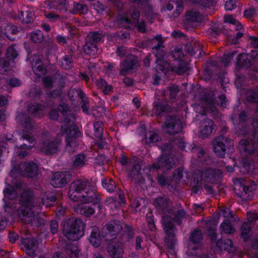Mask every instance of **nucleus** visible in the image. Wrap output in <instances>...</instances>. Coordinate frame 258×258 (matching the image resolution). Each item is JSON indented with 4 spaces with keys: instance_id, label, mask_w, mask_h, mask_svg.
I'll list each match as a JSON object with an SVG mask.
<instances>
[{
    "instance_id": "f3484780",
    "label": "nucleus",
    "mask_w": 258,
    "mask_h": 258,
    "mask_svg": "<svg viewBox=\"0 0 258 258\" xmlns=\"http://www.w3.org/2000/svg\"><path fill=\"white\" fill-rule=\"evenodd\" d=\"M19 172L23 176L33 177L36 175L38 167L33 162L22 163L19 165Z\"/></svg>"
},
{
    "instance_id": "bb28decb",
    "label": "nucleus",
    "mask_w": 258,
    "mask_h": 258,
    "mask_svg": "<svg viewBox=\"0 0 258 258\" xmlns=\"http://www.w3.org/2000/svg\"><path fill=\"white\" fill-rule=\"evenodd\" d=\"M246 181L243 178H237L233 180L234 189L235 191L238 190L240 192L239 196H244L247 189Z\"/></svg>"
},
{
    "instance_id": "7ed1b4c3",
    "label": "nucleus",
    "mask_w": 258,
    "mask_h": 258,
    "mask_svg": "<svg viewBox=\"0 0 258 258\" xmlns=\"http://www.w3.org/2000/svg\"><path fill=\"white\" fill-rule=\"evenodd\" d=\"M184 216L185 213L183 210H174L168 211L167 213H165V215L163 216L162 223L164 230L167 235L166 242L167 246L171 249L173 248L176 243L174 237L176 228L173 223L176 222L178 224H180Z\"/></svg>"
},
{
    "instance_id": "20e7f679",
    "label": "nucleus",
    "mask_w": 258,
    "mask_h": 258,
    "mask_svg": "<svg viewBox=\"0 0 258 258\" xmlns=\"http://www.w3.org/2000/svg\"><path fill=\"white\" fill-rule=\"evenodd\" d=\"M75 119L74 114H69L64 119V125L61 128L62 133L67 135V149L69 152L74 151L77 147L76 137L80 134L75 125Z\"/></svg>"
},
{
    "instance_id": "6e6d98bb",
    "label": "nucleus",
    "mask_w": 258,
    "mask_h": 258,
    "mask_svg": "<svg viewBox=\"0 0 258 258\" xmlns=\"http://www.w3.org/2000/svg\"><path fill=\"white\" fill-rule=\"evenodd\" d=\"M7 55L9 59H14L17 56V52L13 46L10 47L8 49Z\"/></svg>"
},
{
    "instance_id": "ea45409f",
    "label": "nucleus",
    "mask_w": 258,
    "mask_h": 258,
    "mask_svg": "<svg viewBox=\"0 0 258 258\" xmlns=\"http://www.w3.org/2000/svg\"><path fill=\"white\" fill-rule=\"evenodd\" d=\"M74 10H73V13H80L85 14L88 12L87 7L81 4L74 2L73 3Z\"/></svg>"
},
{
    "instance_id": "4c0bfd02",
    "label": "nucleus",
    "mask_w": 258,
    "mask_h": 258,
    "mask_svg": "<svg viewBox=\"0 0 258 258\" xmlns=\"http://www.w3.org/2000/svg\"><path fill=\"white\" fill-rule=\"evenodd\" d=\"M159 138L158 135L153 131L147 132L145 136V142L146 144H150L158 142Z\"/></svg>"
},
{
    "instance_id": "052dcab7",
    "label": "nucleus",
    "mask_w": 258,
    "mask_h": 258,
    "mask_svg": "<svg viewBox=\"0 0 258 258\" xmlns=\"http://www.w3.org/2000/svg\"><path fill=\"white\" fill-rule=\"evenodd\" d=\"M140 167L139 165H136L134 166V168L132 170L130 173V175L135 178H136V176L138 177L139 175L140 174Z\"/></svg>"
},
{
    "instance_id": "774afa93",
    "label": "nucleus",
    "mask_w": 258,
    "mask_h": 258,
    "mask_svg": "<svg viewBox=\"0 0 258 258\" xmlns=\"http://www.w3.org/2000/svg\"><path fill=\"white\" fill-rule=\"evenodd\" d=\"M252 126L254 128V138L258 141V120L253 121Z\"/></svg>"
},
{
    "instance_id": "79ce46f5",
    "label": "nucleus",
    "mask_w": 258,
    "mask_h": 258,
    "mask_svg": "<svg viewBox=\"0 0 258 258\" xmlns=\"http://www.w3.org/2000/svg\"><path fill=\"white\" fill-rule=\"evenodd\" d=\"M166 110V106L160 101H156L154 103L153 111L156 115L160 114L162 112Z\"/></svg>"
},
{
    "instance_id": "9d476101",
    "label": "nucleus",
    "mask_w": 258,
    "mask_h": 258,
    "mask_svg": "<svg viewBox=\"0 0 258 258\" xmlns=\"http://www.w3.org/2000/svg\"><path fill=\"white\" fill-rule=\"evenodd\" d=\"M16 189L17 188L11 186L9 184H6V187L3 190L5 198V199H4V201L5 202V205L4 207L6 212H13L16 208L15 206H13L12 203L5 201V199L13 200L17 197L18 191H17Z\"/></svg>"
},
{
    "instance_id": "09e8293b",
    "label": "nucleus",
    "mask_w": 258,
    "mask_h": 258,
    "mask_svg": "<svg viewBox=\"0 0 258 258\" xmlns=\"http://www.w3.org/2000/svg\"><path fill=\"white\" fill-rule=\"evenodd\" d=\"M202 238V231L200 230L195 231L191 236V240L193 243H199Z\"/></svg>"
},
{
    "instance_id": "2f4dec72",
    "label": "nucleus",
    "mask_w": 258,
    "mask_h": 258,
    "mask_svg": "<svg viewBox=\"0 0 258 258\" xmlns=\"http://www.w3.org/2000/svg\"><path fill=\"white\" fill-rule=\"evenodd\" d=\"M55 194L51 192H46L42 199V203L46 207L51 206L55 201Z\"/></svg>"
},
{
    "instance_id": "58836bf2",
    "label": "nucleus",
    "mask_w": 258,
    "mask_h": 258,
    "mask_svg": "<svg viewBox=\"0 0 258 258\" xmlns=\"http://www.w3.org/2000/svg\"><path fill=\"white\" fill-rule=\"evenodd\" d=\"M178 91V86L173 85L169 87L168 89L165 91L164 96L165 97H168L170 99H173L175 97Z\"/></svg>"
},
{
    "instance_id": "e433bc0d",
    "label": "nucleus",
    "mask_w": 258,
    "mask_h": 258,
    "mask_svg": "<svg viewBox=\"0 0 258 258\" xmlns=\"http://www.w3.org/2000/svg\"><path fill=\"white\" fill-rule=\"evenodd\" d=\"M220 230L227 234H231L235 231V229L231 226L228 219H225L221 224Z\"/></svg>"
},
{
    "instance_id": "69168bd1",
    "label": "nucleus",
    "mask_w": 258,
    "mask_h": 258,
    "mask_svg": "<svg viewBox=\"0 0 258 258\" xmlns=\"http://www.w3.org/2000/svg\"><path fill=\"white\" fill-rule=\"evenodd\" d=\"M45 86L48 88H50L52 86L53 81L50 77H46L43 79Z\"/></svg>"
},
{
    "instance_id": "4d7b16f0",
    "label": "nucleus",
    "mask_w": 258,
    "mask_h": 258,
    "mask_svg": "<svg viewBox=\"0 0 258 258\" xmlns=\"http://www.w3.org/2000/svg\"><path fill=\"white\" fill-rule=\"evenodd\" d=\"M236 7V2L234 0H229L226 2L225 5V8L226 11H232Z\"/></svg>"
},
{
    "instance_id": "864d4df0",
    "label": "nucleus",
    "mask_w": 258,
    "mask_h": 258,
    "mask_svg": "<svg viewBox=\"0 0 258 258\" xmlns=\"http://www.w3.org/2000/svg\"><path fill=\"white\" fill-rule=\"evenodd\" d=\"M235 52H231L224 55L222 61L225 66H228L231 62V60L234 55Z\"/></svg>"
},
{
    "instance_id": "c03bdc74",
    "label": "nucleus",
    "mask_w": 258,
    "mask_h": 258,
    "mask_svg": "<svg viewBox=\"0 0 258 258\" xmlns=\"http://www.w3.org/2000/svg\"><path fill=\"white\" fill-rule=\"evenodd\" d=\"M60 66L64 69H70L73 66L72 57L70 55L64 56L61 62Z\"/></svg>"
},
{
    "instance_id": "f257e3e1",
    "label": "nucleus",
    "mask_w": 258,
    "mask_h": 258,
    "mask_svg": "<svg viewBox=\"0 0 258 258\" xmlns=\"http://www.w3.org/2000/svg\"><path fill=\"white\" fill-rule=\"evenodd\" d=\"M17 120L24 127V130L20 133V139L16 146L19 149H25L24 151L18 152V156L24 157L28 154L26 150H30L34 146L35 138L29 131L34 127L33 122L23 114H20L17 117Z\"/></svg>"
},
{
    "instance_id": "de8ad7c7",
    "label": "nucleus",
    "mask_w": 258,
    "mask_h": 258,
    "mask_svg": "<svg viewBox=\"0 0 258 258\" xmlns=\"http://www.w3.org/2000/svg\"><path fill=\"white\" fill-rule=\"evenodd\" d=\"M103 123L101 121L96 122L94 124L95 135L97 138H100L102 135Z\"/></svg>"
},
{
    "instance_id": "f704fd0d",
    "label": "nucleus",
    "mask_w": 258,
    "mask_h": 258,
    "mask_svg": "<svg viewBox=\"0 0 258 258\" xmlns=\"http://www.w3.org/2000/svg\"><path fill=\"white\" fill-rule=\"evenodd\" d=\"M102 185L103 188H105L108 192H113L115 188V182L112 179H103L102 180Z\"/></svg>"
},
{
    "instance_id": "f8f14e48",
    "label": "nucleus",
    "mask_w": 258,
    "mask_h": 258,
    "mask_svg": "<svg viewBox=\"0 0 258 258\" xmlns=\"http://www.w3.org/2000/svg\"><path fill=\"white\" fill-rule=\"evenodd\" d=\"M79 201L83 202V203L75 206V211L77 213L84 215L85 216L89 217L93 215L95 213L94 208L92 206L89 205V203H92L94 206H95L96 205H97L99 210L101 209V206L100 205V200L98 203L85 202L82 199H81V200H79Z\"/></svg>"
},
{
    "instance_id": "c85d7f7f",
    "label": "nucleus",
    "mask_w": 258,
    "mask_h": 258,
    "mask_svg": "<svg viewBox=\"0 0 258 258\" xmlns=\"http://www.w3.org/2000/svg\"><path fill=\"white\" fill-rule=\"evenodd\" d=\"M156 40L158 42L157 45L153 47V52L155 53V56L157 57V62H158L160 60V56H162L164 52L162 49V47H163V42L161 35H158L155 36L153 40Z\"/></svg>"
},
{
    "instance_id": "7c9ffc66",
    "label": "nucleus",
    "mask_w": 258,
    "mask_h": 258,
    "mask_svg": "<svg viewBox=\"0 0 258 258\" xmlns=\"http://www.w3.org/2000/svg\"><path fill=\"white\" fill-rule=\"evenodd\" d=\"M217 246L221 250H226L228 252H231L233 251L234 247L233 246V243L229 239L219 240L216 243Z\"/></svg>"
},
{
    "instance_id": "bf43d9fd",
    "label": "nucleus",
    "mask_w": 258,
    "mask_h": 258,
    "mask_svg": "<svg viewBox=\"0 0 258 258\" xmlns=\"http://www.w3.org/2000/svg\"><path fill=\"white\" fill-rule=\"evenodd\" d=\"M182 177V170L180 168L176 169L173 174V178L176 182L179 181Z\"/></svg>"
},
{
    "instance_id": "9b49d317",
    "label": "nucleus",
    "mask_w": 258,
    "mask_h": 258,
    "mask_svg": "<svg viewBox=\"0 0 258 258\" xmlns=\"http://www.w3.org/2000/svg\"><path fill=\"white\" fill-rule=\"evenodd\" d=\"M182 126L179 119L175 117H168L163 127L165 133L170 135L175 134L181 131Z\"/></svg>"
},
{
    "instance_id": "5fc2aeb1",
    "label": "nucleus",
    "mask_w": 258,
    "mask_h": 258,
    "mask_svg": "<svg viewBox=\"0 0 258 258\" xmlns=\"http://www.w3.org/2000/svg\"><path fill=\"white\" fill-rule=\"evenodd\" d=\"M220 215L224 218L230 219L233 218L232 214L229 208H224L221 210Z\"/></svg>"
},
{
    "instance_id": "f03ea898",
    "label": "nucleus",
    "mask_w": 258,
    "mask_h": 258,
    "mask_svg": "<svg viewBox=\"0 0 258 258\" xmlns=\"http://www.w3.org/2000/svg\"><path fill=\"white\" fill-rule=\"evenodd\" d=\"M88 183L85 180H77L72 183L69 192L70 198L74 201L82 199L87 202L98 203L99 198L95 189L89 188Z\"/></svg>"
},
{
    "instance_id": "0eeeda50",
    "label": "nucleus",
    "mask_w": 258,
    "mask_h": 258,
    "mask_svg": "<svg viewBox=\"0 0 258 258\" xmlns=\"http://www.w3.org/2000/svg\"><path fill=\"white\" fill-rule=\"evenodd\" d=\"M140 14L134 7H131L129 10V14L124 13L119 14L117 17V21L121 27L130 28L132 23L135 24L139 31L145 32L146 27L144 22L139 20Z\"/></svg>"
},
{
    "instance_id": "393cba45",
    "label": "nucleus",
    "mask_w": 258,
    "mask_h": 258,
    "mask_svg": "<svg viewBox=\"0 0 258 258\" xmlns=\"http://www.w3.org/2000/svg\"><path fill=\"white\" fill-rule=\"evenodd\" d=\"M138 66L137 58L134 55H130L122 63V70L125 71H134Z\"/></svg>"
},
{
    "instance_id": "a19ab883",
    "label": "nucleus",
    "mask_w": 258,
    "mask_h": 258,
    "mask_svg": "<svg viewBox=\"0 0 258 258\" xmlns=\"http://www.w3.org/2000/svg\"><path fill=\"white\" fill-rule=\"evenodd\" d=\"M86 162V157L84 154L77 155L73 162V165L77 167L83 166Z\"/></svg>"
},
{
    "instance_id": "4468645a",
    "label": "nucleus",
    "mask_w": 258,
    "mask_h": 258,
    "mask_svg": "<svg viewBox=\"0 0 258 258\" xmlns=\"http://www.w3.org/2000/svg\"><path fill=\"white\" fill-rule=\"evenodd\" d=\"M71 177V175L69 172H57L53 174L50 183L54 187H61L70 181Z\"/></svg>"
},
{
    "instance_id": "72a5a7b5",
    "label": "nucleus",
    "mask_w": 258,
    "mask_h": 258,
    "mask_svg": "<svg viewBox=\"0 0 258 258\" xmlns=\"http://www.w3.org/2000/svg\"><path fill=\"white\" fill-rule=\"evenodd\" d=\"M43 106H41L38 104H34L29 105L28 108V111L35 116L40 117V115L43 114L42 108Z\"/></svg>"
},
{
    "instance_id": "3c124183",
    "label": "nucleus",
    "mask_w": 258,
    "mask_h": 258,
    "mask_svg": "<svg viewBox=\"0 0 258 258\" xmlns=\"http://www.w3.org/2000/svg\"><path fill=\"white\" fill-rule=\"evenodd\" d=\"M163 57H164V53H163L162 56H160V60L157 62V58L156 59V63H157V70L161 71H163L165 68L168 69V67L165 66V65L167 64V62L163 61Z\"/></svg>"
},
{
    "instance_id": "5701e85b",
    "label": "nucleus",
    "mask_w": 258,
    "mask_h": 258,
    "mask_svg": "<svg viewBox=\"0 0 258 258\" xmlns=\"http://www.w3.org/2000/svg\"><path fill=\"white\" fill-rule=\"evenodd\" d=\"M32 66L34 73L38 77L46 73V69L42 66L38 56L36 55L34 56L32 62Z\"/></svg>"
},
{
    "instance_id": "37998d69",
    "label": "nucleus",
    "mask_w": 258,
    "mask_h": 258,
    "mask_svg": "<svg viewBox=\"0 0 258 258\" xmlns=\"http://www.w3.org/2000/svg\"><path fill=\"white\" fill-rule=\"evenodd\" d=\"M250 226L249 223H244L241 227V237L246 240L249 237Z\"/></svg>"
},
{
    "instance_id": "6ab92c4d",
    "label": "nucleus",
    "mask_w": 258,
    "mask_h": 258,
    "mask_svg": "<svg viewBox=\"0 0 258 258\" xmlns=\"http://www.w3.org/2000/svg\"><path fill=\"white\" fill-rule=\"evenodd\" d=\"M213 130V122L210 119H206L201 123L199 135L202 138L208 137L212 134Z\"/></svg>"
},
{
    "instance_id": "a18cd8bd",
    "label": "nucleus",
    "mask_w": 258,
    "mask_h": 258,
    "mask_svg": "<svg viewBox=\"0 0 258 258\" xmlns=\"http://www.w3.org/2000/svg\"><path fill=\"white\" fill-rule=\"evenodd\" d=\"M246 98L248 101L258 103V93L257 91L250 90L246 93Z\"/></svg>"
},
{
    "instance_id": "39448f33",
    "label": "nucleus",
    "mask_w": 258,
    "mask_h": 258,
    "mask_svg": "<svg viewBox=\"0 0 258 258\" xmlns=\"http://www.w3.org/2000/svg\"><path fill=\"white\" fill-rule=\"evenodd\" d=\"M33 201V197L27 192H24L21 196L20 207L17 211L20 218L25 223H31L34 218L37 208Z\"/></svg>"
},
{
    "instance_id": "ddd939ff",
    "label": "nucleus",
    "mask_w": 258,
    "mask_h": 258,
    "mask_svg": "<svg viewBox=\"0 0 258 258\" xmlns=\"http://www.w3.org/2000/svg\"><path fill=\"white\" fill-rule=\"evenodd\" d=\"M121 226L115 222L105 226L102 230V235L107 241L115 238L117 234L121 230Z\"/></svg>"
},
{
    "instance_id": "8fccbe9b",
    "label": "nucleus",
    "mask_w": 258,
    "mask_h": 258,
    "mask_svg": "<svg viewBox=\"0 0 258 258\" xmlns=\"http://www.w3.org/2000/svg\"><path fill=\"white\" fill-rule=\"evenodd\" d=\"M154 204L157 207H163V210L169 205L166 198H158L154 201Z\"/></svg>"
},
{
    "instance_id": "473e14b6",
    "label": "nucleus",
    "mask_w": 258,
    "mask_h": 258,
    "mask_svg": "<svg viewBox=\"0 0 258 258\" xmlns=\"http://www.w3.org/2000/svg\"><path fill=\"white\" fill-rule=\"evenodd\" d=\"M240 148L248 153H252L254 150V145L252 142L246 140H242L240 142Z\"/></svg>"
},
{
    "instance_id": "603ef678",
    "label": "nucleus",
    "mask_w": 258,
    "mask_h": 258,
    "mask_svg": "<svg viewBox=\"0 0 258 258\" xmlns=\"http://www.w3.org/2000/svg\"><path fill=\"white\" fill-rule=\"evenodd\" d=\"M171 54L173 58L175 59L180 58L183 56V54L181 49L178 47H175L171 51Z\"/></svg>"
},
{
    "instance_id": "0e129e2a",
    "label": "nucleus",
    "mask_w": 258,
    "mask_h": 258,
    "mask_svg": "<svg viewBox=\"0 0 258 258\" xmlns=\"http://www.w3.org/2000/svg\"><path fill=\"white\" fill-rule=\"evenodd\" d=\"M247 219L249 222H252L258 219V215L256 213L254 212H247Z\"/></svg>"
},
{
    "instance_id": "1a4fd4ad",
    "label": "nucleus",
    "mask_w": 258,
    "mask_h": 258,
    "mask_svg": "<svg viewBox=\"0 0 258 258\" xmlns=\"http://www.w3.org/2000/svg\"><path fill=\"white\" fill-rule=\"evenodd\" d=\"M232 141L223 136H220L215 139L213 143V149L215 154L220 157L225 155L226 148L233 146Z\"/></svg>"
},
{
    "instance_id": "680f3d73",
    "label": "nucleus",
    "mask_w": 258,
    "mask_h": 258,
    "mask_svg": "<svg viewBox=\"0 0 258 258\" xmlns=\"http://www.w3.org/2000/svg\"><path fill=\"white\" fill-rule=\"evenodd\" d=\"M247 58V55L246 54L240 53L237 57V63L239 65L243 66L245 64V59Z\"/></svg>"
},
{
    "instance_id": "a878e982",
    "label": "nucleus",
    "mask_w": 258,
    "mask_h": 258,
    "mask_svg": "<svg viewBox=\"0 0 258 258\" xmlns=\"http://www.w3.org/2000/svg\"><path fill=\"white\" fill-rule=\"evenodd\" d=\"M108 251L113 258H119L123 253V248L121 244L111 243L108 248Z\"/></svg>"
},
{
    "instance_id": "6e6552de",
    "label": "nucleus",
    "mask_w": 258,
    "mask_h": 258,
    "mask_svg": "<svg viewBox=\"0 0 258 258\" xmlns=\"http://www.w3.org/2000/svg\"><path fill=\"white\" fill-rule=\"evenodd\" d=\"M224 107L227 104L225 96L223 94L220 95L218 97V100L215 103L213 101V96H208L204 98L200 104H195L193 108L196 112L201 115L205 114L209 110L214 111L215 104Z\"/></svg>"
},
{
    "instance_id": "aec40b11",
    "label": "nucleus",
    "mask_w": 258,
    "mask_h": 258,
    "mask_svg": "<svg viewBox=\"0 0 258 258\" xmlns=\"http://www.w3.org/2000/svg\"><path fill=\"white\" fill-rule=\"evenodd\" d=\"M201 176L202 179H205L208 181L212 182L221 177V172L219 170L209 169L202 171L201 173Z\"/></svg>"
},
{
    "instance_id": "c756f323",
    "label": "nucleus",
    "mask_w": 258,
    "mask_h": 258,
    "mask_svg": "<svg viewBox=\"0 0 258 258\" xmlns=\"http://www.w3.org/2000/svg\"><path fill=\"white\" fill-rule=\"evenodd\" d=\"M66 250L67 253L70 254L71 258H87L86 255L80 253V249L76 245L68 244Z\"/></svg>"
},
{
    "instance_id": "c9c22d12",
    "label": "nucleus",
    "mask_w": 258,
    "mask_h": 258,
    "mask_svg": "<svg viewBox=\"0 0 258 258\" xmlns=\"http://www.w3.org/2000/svg\"><path fill=\"white\" fill-rule=\"evenodd\" d=\"M224 21L225 22L229 23L235 26L236 30H241L243 29L242 25L232 16L226 15L224 17Z\"/></svg>"
},
{
    "instance_id": "cd10ccee",
    "label": "nucleus",
    "mask_w": 258,
    "mask_h": 258,
    "mask_svg": "<svg viewBox=\"0 0 258 258\" xmlns=\"http://www.w3.org/2000/svg\"><path fill=\"white\" fill-rule=\"evenodd\" d=\"M173 164L171 163L169 161L168 159H167L165 156H161L160 158H159L158 161L154 163L150 168V170L153 169H159L161 167H165L167 170L170 169L172 167Z\"/></svg>"
},
{
    "instance_id": "dca6fc26",
    "label": "nucleus",
    "mask_w": 258,
    "mask_h": 258,
    "mask_svg": "<svg viewBox=\"0 0 258 258\" xmlns=\"http://www.w3.org/2000/svg\"><path fill=\"white\" fill-rule=\"evenodd\" d=\"M89 37L93 42L88 41L83 47V49L86 54L90 55H94L97 51V48L95 42L101 41V37L100 34L97 32L90 33Z\"/></svg>"
},
{
    "instance_id": "423d86ee",
    "label": "nucleus",
    "mask_w": 258,
    "mask_h": 258,
    "mask_svg": "<svg viewBox=\"0 0 258 258\" xmlns=\"http://www.w3.org/2000/svg\"><path fill=\"white\" fill-rule=\"evenodd\" d=\"M85 225L81 219H70L64 222L62 232L69 240H77L84 234Z\"/></svg>"
},
{
    "instance_id": "a211bd4d",
    "label": "nucleus",
    "mask_w": 258,
    "mask_h": 258,
    "mask_svg": "<svg viewBox=\"0 0 258 258\" xmlns=\"http://www.w3.org/2000/svg\"><path fill=\"white\" fill-rule=\"evenodd\" d=\"M22 249L31 256L35 255L37 245L36 240L33 238L27 237L21 240Z\"/></svg>"
},
{
    "instance_id": "e2e57ef3",
    "label": "nucleus",
    "mask_w": 258,
    "mask_h": 258,
    "mask_svg": "<svg viewBox=\"0 0 258 258\" xmlns=\"http://www.w3.org/2000/svg\"><path fill=\"white\" fill-rule=\"evenodd\" d=\"M147 220L149 224V228L151 230H153L155 228L152 215L151 213H148L146 216Z\"/></svg>"
},
{
    "instance_id": "13d9d810",
    "label": "nucleus",
    "mask_w": 258,
    "mask_h": 258,
    "mask_svg": "<svg viewBox=\"0 0 258 258\" xmlns=\"http://www.w3.org/2000/svg\"><path fill=\"white\" fill-rule=\"evenodd\" d=\"M239 32L237 33L236 36L233 37H229V41L232 44H236L237 42L238 39L241 38L243 33L241 32V30H238Z\"/></svg>"
},
{
    "instance_id": "4be33fe9",
    "label": "nucleus",
    "mask_w": 258,
    "mask_h": 258,
    "mask_svg": "<svg viewBox=\"0 0 258 258\" xmlns=\"http://www.w3.org/2000/svg\"><path fill=\"white\" fill-rule=\"evenodd\" d=\"M175 10L173 14V17H178L183 11V4L182 0H170L166 6L167 10L171 11L174 8Z\"/></svg>"
},
{
    "instance_id": "338daca9",
    "label": "nucleus",
    "mask_w": 258,
    "mask_h": 258,
    "mask_svg": "<svg viewBox=\"0 0 258 258\" xmlns=\"http://www.w3.org/2000/svg\"><path fill=\"white\" fill-rule=\"evenodd\" d=\"M92 6L98 13L102 12L104 10L103 5L99 2L94 3Z\"/></svg>"
},
{
    "instance_id": "412c9836",
    "label": "nucleus",
    "mask_w": 258,
    "mask_h": 258,
    "mask_svg": "<svg viewBox=\"0 0 258 258\" xmlns=\"http://www.w3.org/2000/svg\"><path fill=\"white\" fill-rule=\"evenodd\" d=\"M202 20L201 14L197 10L192 9L187 11L186 13L185 24L200 22Z\"/></svg>"
},
{
    "instance_id": "2eb2a0df",
    "label": "nucleus",
    "mask_w": 258,
    "mask_h": 258,
    "mask_svg": "<svg viewBox=\"0 0 258 258\" xmlns=\"http://www.w3.org/2000/svg\"><path fill=\"white\" fill-rule=\"evenodd\" d=\"M60 143L61 140L59 139H56L53 141H50L47 139L41 143V150L47 155L55 154L58 151Z\"/></svg>"
},
{
    "instance_id": "b1692460",
    "label": "nucleus",
    "mask_w": 258,
    "mask_h": 258,
    "mask_svg": "<svg viewBox=\"0 0 258 258\" xmlns=\"http://www.w3.org/2000/svg\"><path fill=\"white\" fill-rule=\"evenodd\" d=\"M89 241L94 247H99L101 243L99 229L97 227L92 228Z\"/></svg>"
},
{
    "instance_id": "49530a36",
    "label": "nucleus",
    "mask_w": 258,
    "mask_h": 258,
    "mask_svg": "<svg viewBox=\"0 0 258 258\" xmlns=\"http://www.w3.org/2000/svg\"><path fill=\"white\" fill-rule=\"evenodd\" d=\"M43 38L42 32L39 30H36L31 34V39L34 42H40Z\"/></svg>"
}]
</instances>
